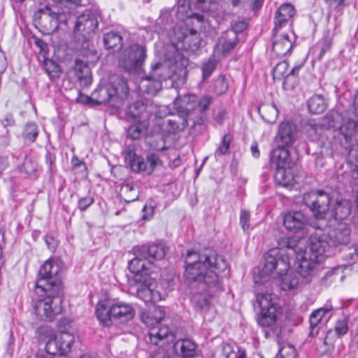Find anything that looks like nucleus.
I'll return each instance as SVG.
<instances>
[{
	"label": "nucleus",
	"instance_id": "nucleus-1",
	"mask_svg": "<svg viewBox=\"0 0 358 358\" xmlns=\"http://www.w3.org/2000/svg\"><path fill=\"white\" fill-rule=\"evenodd\" d=\"M60 271L59 263L51 260L46 261L39 269L35 292L40 296L43 294L47 296L36 301L34 311L41 320L52 321L62 311V299L59 296L62 285V281L58 277Z\"/></svg>",
	"mask_w": 358,
	"mask_h": 358
},
{
	"label": "nucleus",
	"instance_id": "nucleus-2",
	"mask_svg": "<svg viewBox=\"0 0 358 358\" xmlns=\"http://www.w3.org/2000/svg\"><path fill=\"white\" fill-rule=\"evenodd\" d=\"M185 264L186 280L190 284L197 282L207 287L219 288V275L228 268L226 259L210 248L199 252L188 250Z\"/></svg>",
	"mask_w": 358,
	"mask_h": 358
},
{
	"label": "nucleus",
	"instance_id": "nucleus-3",
	"mask_svg": "<svg viewBox=\"0 0 358 358\" xmlns=\"http://www.w3.org/2000/svg\"><path fill=\"white\" fill-rule=\"evenodd\" d=\"M289 254L283 248L271 249L264 256V264L259 271V277L255 276V282L264 283L273 271L279 275L284 289H292L299 284V280L292 274H287L289 268Z\"/></svg>",
	"mask_w": 358,
	"mask_h": 358
},
{
	"label": "nucleus",
	"instance_id": "nucleus-4",
	"mask_svg": "<svg viewBox=\"0 0 358 358\" xmlns=\"http://www.w3.org/2000/svg\"><path fill=\"white\" fill-rule=\"evenodd\" d=\"M98 24L97 15L91 10L86 9L76 17L73 27L74 49L84 57L96 55L89 36L98 28Z\"/></svg>",
	"mask_w": 358,
	"mask_h": 358
},
{
	"label": "nucleus",
	"instance_id": "nucleus-5",
	"mask_svg": "<svg viewBox=\"0 0 358 358\" xmlns=\"http://www.w3.org/2000/svg\"><path fill=\"white\" fill-rule=\"evenodd\" d=\"M95 313L99 322L105 327H110L113 323L127 324L135 316L132 306L118 299L99 302Z\"/></svg>",
	"mask_w": 358,
	"mask_h": 358
},
{
	"label": "nucleus",
	"instance_id": "nucleus-6",
	"mask_svg": "<svg viewBox=\"0 0 358 358\" xmlns=\"http://www.w3.org/2000/svg\"><path fill=\"white\" fill-rule=\"evenodd\" d=\"M256 302L260 308V313L257 317V323L262 327H271L277 333L274 325L282 314L281 308L272 301L271 296L268 293H258L256 295Z\"/></svg>",
	"mask_w": 358,
	"mask_h": 358
},
{
	"label": "nucleus",
	"instance_id": "nucleus-7",
	"mask_svg": "<svg viewBox=\"0 0 358 358\" xmlns=\"http://www.w3.org/2000/svg\"><path fill=\"white\" fill-rule=\"evenodd\" d=\"M145 45L137 43L124 48L119 57L120 67L129 73L139 72L147 57Z\"/></svg>",
	"mask_w": 358,
	"mask_h": 358
},
{
	"label": "nucleus",
	"instance_id": "nucleus-8",
	"mask_svg": "<svg viewBox=\"0 0 358 358\" xmlns=\"http://www.w3.org/2000/svg\"><path fill=\"white\" fill-rule=\"evenodd\" d=\"M357 129V122L352 120H348L341 126L340 131L343 136L345 143H341V146L343 150L340 152L341 155L347 157V160L354 169L352 170V177L358 178V144L350 145L349 143L351 136L355 133Z\"/></svg>",
	"mask_w": 358,
	"mask_h": 358
},
{
	"label": "nucleus",
	"instance_id": "nucleus-9",
	"mask_svg": "<svg viewBox=\"0 0 358 358\" xmlns=\"http://www.w3.org/2000/svg\"><path fill=\"white\" fill-rule=\"evenodd\" d=\"M148 336L151 343L159 346L157 352H153L150 355L151 358H171L167 348H171V345L175 340V335L167 327H154L150 329Z\"/></svg>",
	"mask_w": 358,
	"mask_h": 358
},
{
	"label": "nucleus",
	"instance_id": "nucleus-10",
	"mask_svg": "<svg viewBox=\"0 0 358 358\" xmlns=\"http://www.w3.org/2000/svg\"><path fill=\"white\" fill-rule=\"evenodd\" d=\"M303 202L317 219H324L329 210L331 196L324 191L313 190L304 194Z\"/></svg>",
	"mask_w": 358,
	"mask_h": 358
},
{
	"label": "nucleus",
	"instance_id": "nucleus-11",
	"mask_svg": "<svg viewBox=\"0 0 358 358\" xmlns=\"http://www.w3.org/2000/svg\"><path fill=\"white\" fill-rule=\"evenodd\" d=\"M329 243L327 234H315L310 237V255L314 261H322L331 255Z\"/></svg>",
	"mask_w": 358,
	"mask_h": 358
},
{
	"label": "nucleus",
	"instance_id": "nucleus-12",
	"mask_svg": "<svg viewBox=\"0 0 358 358\" xmlns=\"http://www.w3.org/2000/svg\"><path fill=\"white\" fill-rule=\"evenodd\" d=\"M196 96L187 94L177 97L173 101V108L179 113L182 117L187 119L189 122L195 120L192 118L194 114L197 115Z\"/></svg>",
	"mask_w": 358,
	"mask_h": 358
},
{
	"label": "nucleus",
	"instance_id": "nucleus-13",
	"mask_svg": "<svg viewBox=\"0 0 358 358\" xmlns=\"http://www.w3.org/2000/svg\"><path fill=\"white\" fill-rule=\"evenodd\" d=\"M296 127L292 122L283 121L279 124L275 138L276 145L289 148L296 141Z\"/></svg>",
	"mask_w": 358,
	"mask_h": 358
},
{
	"label": "nucleus",
	"instance_id": "nucleus-14",
	"mask_svg": "<svg viewBox=\"0 0 358 358\" xmlns=\"http://www.w3.org/2000/svg\"><path fill=\"white\" fill-rule=\"evenodd\" d=\"M350 228L345 223H339L327 234L331 248L346 247L350 241Z\"/></svg>",
	"mask_w": 358,
	"mask_h": 358
},
{
	"label": "nucleus",
	"instance_id": "nucleus-15",
	"mask_svg": "<svg viewBox=\"0 0 358 358\" xmlns=\"http://www.w3.org/2000/svg\"><path fill=\"white\" fill-rule=\"evenodd\" d=\"M308 223L307 216L301 210H292L285 214L283 224L287 230L297 233L305 227Z\"/></svg>",
	"mask_w": 358,
	"mask_h": 358
},
{
	"label": "nucleus",
	"instance_id": "nucleus-16",
	"mask_svg": "<svg viewBox=\"0 0 358 358\" xmlns=\"http://www.w3.org/2000/svg\"><path fill=\"white\" fill-rule=\"evenodd\" d=\"M166 254V248L162 243H153L139 248V255L147 259L148 264H153L155 260L164 259Z\"/></svg>",
	"mask_w": 358,
	"mask_h": 358
},
{
	"label": "nucleus",
	"instance_id": "nucleus-17",
	"mask_svg": "<svg viewBox=\"0 0 358 358\" xmlns=\"http://www.w3.org/2000/svg\"><path fill=\"white\" fill-rule=\"evenodd\" d=\"M137 252V256L129 262L128 268L134 273V279L136 282H146L150 270L147 266L148 262L139 255V248Z\"/></svg>",
	"mask_w": 358,
	"mask_h": 358
},
{
	"label": "nucleus",
	"instance_id": "nucleus-18",
	"mask_svg": "<svg viewBox=\"0 0 358 358\" xmlns=\"http://www.w3.org/2000/svg\"><path fill=\"white\" fill-rule=\"evenodd\" d=\"M270 162L275 169L294 166L289 148L278 145H276V148L270 152Z\"/></svg>",
	"mask_w": 358,
	"mask_h": 358
},
{
	"label": "nucleus",
	"instance_id": "nucleus-19",
	"mask_svg": "<svg viewBox=\"0 0 358 358\" xmlns=\"http://www.w3.org/2000/svg\"><path fill=\"white\" fill-rule=\"evenodd\" d=\"M238 43V37L232 31L223 32L218 38L215 48L224 56H227L233 51Z\"/></svg>",
	"mask_w": 358,
	"mask_h": 358
},
{
	"label": "nucleus",
	"instance_id": "nucleus-20",
	"mask_svg": "<svg viewBox=\"0 0 358 358\" xmlns=\"http://www.w3.org/2000/svg\"><path fill=\"white\" fill-rule=\"evenodd\" d=\"M37 23L45 34H52L57 30V20L55 19L53 11L48 7L38 11Z\"/></svg>",
	"mask_w": 358,
	"mask_h": 358
},
{
	"label": "nucleus",
	"instance_id": "nucleus-21",
	"mask_svg": "<svg viewBox=\"0 0 358 358\" xmlns=\"http://www.w3.org/2000/svg\"><path fill=\"white\" fill-rule=\"evenodd\" d=\"M125 117L128 121H137L149 120L151 114L143 102L136 101L127 106Z\"/></svg>",
	"mask_w": 358,
	"mask_h": 358
},
{
	"label": "nucleus",
	"instance_id": "nucleus-22",
	"mask_svg": "<svg viewBox=\"0 0 358 358\" xmlns=\"http://www.w3.org/2000/svg\"><path fill=\"white\" fill-rule=\"evenodd\" d=\"M73 70L80 85L88 87L92 83L91 71L87 61L76 59Z\"/></svg>",
	"mask_w": 358,
	"mask_h": 358
},
{
	"label": "nucleus",
	"instance_id": "nucleus-23",
	"mask_svg": "<svg viewBox=\"0 0 358 358\" xmlns=\"http://www.w3.org/2000/svg\"><path fill=\"white\" fill-rule=\"evenodd\" d=\"M124 159L134 171L147 173L146 160L141 156L136 155L133 148H127L124 152Z\"/></svg>",
	"mask_w": 358,
	"mask_h": 358
},
{
	"label": "nucleus",
	"instance_id": "nucleus-24",
	"mask_svg": "<svg viewBox=\"0 0 358 358\" xmlns=\"http://www.w3.org/2000/svg\"><path fill=\"white\" fill-rule=\"evenodd\" d=\"M213 97L210 95H203L200 99L196 96V104L197 106V115L196 120H193V124L192 127L193 129L200 131L203 127V120L202 117V113L208 109L209 106L213 103Z\"/></svg>",
	"mask_w": 358,
	"mask_h": 358
},
{
	"label": "nucleus",
	"instance_id": "nucleus-25",
	"mask_svg": "<svg viewBox=\"0 0 358 358\" xmlns=\"http://www.w3.org/2000/svg\"><path fill=\"white\" fill-rule=\"evenodd\" d=\"M133 123L127 129V136L132 140H138L147 134L150 127L149 120L131 121Z\"/></svg>",
	"mask_w": 358,
	"mask_h": 358
},
{
	"label": "nucleus",
	"instance_id": "nucleus-26",
	"mask_svg": "<svg viewBox=\"0 0 358 358\" xmlns=\"http://www.w3.org/2000/svg\"><path fill=\"white\" fill-rule=\"evenodd\" d=\"M274 40L273 41V50L278 56H284L290 52L292 48V41L287 34L278 36L276 34H273Z\"/></svg>",
	"mask_w": 358,
	"mask_h": 358
},
{
	"label": "nucleus",
	"instance_id": "nucleus-27",
	"mask_svg": "<svg viewBox=\"0 0 358 358\" xmlns=\"http://www.w3.org/2000/svg\"><path fill=\"white\" fill-rule=\"evenodd\" d=\"M171 348L182 357H192L196 352V344L188 339L178 340Z\"/></svg>",
	"mask_w": 358,
	"mask_h": 358
},
{
	"label": "nucleus",
	"instance_id": "nucleus-28",
	"mask_svg": "<svg viewBox=\"0 0 358 358\" xmlns=\"http://www.w3.org/2000/svg\"><path fill=\"white\" fill-rule=\"evenodd\" d=\"M110 90L115 99L123 101L129 94V87L127 80L122 78H115L109 85Z\"/></svg>",
	"mask_w": 358,
	"mask_h": 358
},
{
	"label": "nucleus",
	"instance_id": "nucleus-29",
	"mask_svg": "<svg viewBox=\"0 0 358 358\" xmlns=\"http://www.w3.org/2000/svg\"><path fill=\"white\" fill-rule=\"evenodd\" d=\"M275 181L278 185L288 187L294 185V176L292 167H281L275 169Z\"/></svg>",
	"mask_w": 358,
	"mask_h": 358
},
{
	"label": "nucleus",
	"instance_id": "nucleus-30",
	"mask_svg": "<svg viewBox=\"0 0 358 358\" xmlns=\"http://www.w3.org/2000/svg\"><path fill=\"white\" fill-rule=\"evenodd\" d=\"M179 39L183 43L184 47L191 51L196 50L200 46L201 38L194 29H187L183 33L182 37Z\"/></svg>",
	"mask_w": 358,
	"mask_h": 358
},
{
	"label": "nucleus",
	"instance_id": "nucleus-31",
	"mask_svg": "<svg viewBox=\"0 0 358 358\" xmlns=\"http://www.w3.org/2000/svg\"><path fill=\"white\" fill-rule=\"evenodd\" d=\"M149 74L144 79H142L140 88L144 93L150 96H155L162 88V82Z\"/></svg>",
	"mask_w": 358,
	"mask_h": 358
},
{
	"label": "nucleus",
	"instance_id": "nucleus-32",
	"mask_svg": "<svg viewBox=\"0 0 358 358\" xmlns=\"http://www.w3.org/2000/svg\"><path fill=\"white\" fill-rule=\"evenodd\" d=\"M150 75L152 78H155L161 82L169 78H172V73L169 67V64L165 62H157L151 65V71Z\"/></svg>",
	"mask_w": 358,
	"mask_h": 358
},
{
	"label": "nucleus",
	"instance_id": "nucleus-33",
	"mask_svg": "<svg viewBox=\"0 0 358 358\" xmlns=\"http://www.w3.org/2000/svg\"><path fill=\"white\" fill-rule=\"evenodd\" d=\"M105 48L111 52L120 50L123 45L122 37L115 31H110L103 36Z\"/></svg>",
	"mask_w": 358,
	"mask_h": 358
},
{
	"label": "nucleus",
	"instance_id": "nucleus-34",
	"mask_svg": "<svg viewBox=\"0 0 358 358\" xmlns=\"http://www.w3.org/2000/svg\"><path fill=\"white\" fill-rule=\"evenodd\" d=\"M324 130L323 124L315 121L309 122L304 127L307 137L312 141H320L322 138Z\"/></svg>",
	"mask_w": 358,
	"mask_h": 358
},
{
	"label": "nucleus",
	"instance_id": "nucleus-35",
	"mask_svg": "<svg viewBox=\"0 0 358 358\" xmlns=\"http://www.w3.org/2000/svg\"><path fill=\"white\" fill-rule=\"evenodd\" d=\"M141 285L136 290V296L145 303L156 302L160 299L159 292L150 288L145 283L141 282Z\"/></svg>",
	"mask_w": 358,
	"mask_h": 358
},
{
	"label": "nucleus",
	"instance_id": "nucleus-36",
	"mask_svg": "<svg viewBox=\"0 0 358 358\" xmlns=\"http://www.w3.org/2000/svg\"><path fill=\"white\" fill-rule=\"evenodd\" d=\"M352 212V206L347 200L337 201L333 210L332 215L337 220L347 219Z\"/></svg>",
	"mask_w": 358,
	"mask_h": 358
},
{
	"label": "nucleus",
	"instance_id": "nucleus-37",
	"mask_svg": "<svg viewBox=\"0 0 358 358\" xmlns=\"http://www.w3.org/2000/svg\"><path fill=\"white\" fill-rule=\"evenodd\" d=\"M165 312L164 309L160 306H157L153 308V310L149 312L147 315H143L141 316L142 320L145 322L148 326H152L150 327L152 328L154 327H162V326L155 324H158L164 317Z\"/></svg>",
	"mask_w": 358,
	"mask_h": 358
},
{
	"label": "nucleus",
	"instance_id": "nucleus-38",
	"mask_svg": "<svg viewBox=\"0 0 358 358\" xmlns=\"http://www.w3.org/2000/svg\"><path fill=\"white\" fill-rule=\"evenodd\" d=\"M258 112L262 119L270 124L275 122L278 116V110L273 103H264L258 108Z\"/></svg>",
	"mask_w": 358,
	"mask_h": 358
},
{
	"label": "nucleus",
	"instance_id": "nucleus-39",
	"mask_svg": "<svg viewBox=\"0 0 358 358\" xmlns=\"http://www.w3.org/2000/svg\"><path fill=\"white\" fill-rule=\"evenodd\" d=\"M308 108L310 113L314 114L322 113L327 107V103L322 95L315 94L308 101Z\"/></svg>",
	"mask_w": 358,
	"mask_h": 358
},
{
	"label": "nucleus",
	"instance_id": "nucleus-40",
	"mask_svg": "<svg viewBox=\"0 0 358 358\" xmlns=\"http://www.w3.org/2000/svg\"><path fill=\"white\" fill-rule=\"evenodd\" d=\"M120 194L126 202L130 203L138 199L139 191L138 187L133 183L127 182L122 185Z\"/></svg>",
	"mask_w": 358,
	"mask_h": 358
},
{
	"label": "nucleus",
	"instance_id": "nucleus-41",
	"mask_svg": "<svg viewBox=\"0 0 358 358\" xmlns=\"http://www.w3.org/2000/svg\"><path fill=\"white\" fill-rule=\"evenodd\" d=\"M320 262L321 261H314L312 259L311 255H309L308 259L305 257L301 259L298 268V273L304 278H308L311 275L316 264Z\"/></svg>",
	"mask_w": 358,
	"mask_h": 358
},
{
	"label": "nucleus",
	"instance_id": "nucleus-42",
	"mask_svg": "<svg viewBox=\"0 0 358 358\" xmlns=\"http://www.w3.org/2000/svg\"><path fill=\"white\" fill-rule=\"evenodd\" d=\"M177 17L180 20H184L185 17H191L196 19L199 22H202L205 20L204 15L190 12L189 10V6L185 4V0L182 1V4H179L178 6Z\"/></svg>",
	"mask_w": 358,
	"mask_h": 358
},
{
	"label": "nucleus",
	"instance_id": "nucleus-43",
	"mask_svg": "<svg viewBox=\"0 0 358 358\" xmlns=\"http://www.w3.org/2000/svg\"><path fill=\"white\" fill-rule=\"evenodd\" d=\"M210 87L213 92L220 96L227 92L229 88V83L224 76L220 75L213 81Z\"/></svg>",
	"mask_w": 358,
	"mask_h": 358
},
{
	"label": "nucleus",
	"instance_id": "nucleus-44",
	"mask_svg": "<svg viewBox=\"0 0 358 358\" xmlns=\"http://www.w3.org/2000/svg\"><path fill=\"white\" fill-rule=\"evenodd\" d=\"M45 352L47 355H65V348L62 343L56 338L49 339L45 345Z\"/></svg>",
	"mask_w": 358,
	"mask_h": 358
},
{
	"label": "nucleus",
	"instance_id": "nucleus-45",
	"mask_svg": "<svg viewBox=\"0 0 358 358\" xmlns=\"http://www.w3.org/2000/svg\"><path fill=\"white\" fill-rule=\"evenodd\" d=\"M217 60L214 56L210 57L206 62H203L201 65L202 81L208 80L217 66Z\"/></svg>",
	"mask_w": 358,
	"mask_h": 358
},
{
	"label": "nucleus",
	"instance_id": "nucleus-46",
	"mask_svg": "<svg viewBox=\"0 0 358 358\" xmlns=\"http://www.w3.org/2000/svg\"><path fill=\"white\" fill-rule=\"evenodd\" d=\"M340 267H334L328 271L322 278V283L327 286L338 280L343 279V273Z\"/></svg>",
	"mask_w": 358,
	"mask_h": 358
},
{
	"label": "nucleus",
	"instance_id": "nucleus-47",
	"mask_svg": "<svg viewBox=\"0 0 358 358\" xmlns=\"http://www.w3.org/2000/svg\"><path fill=\"white\" fill-rule=\"evenodd\" d=\"M38 134V127L34 122H28L24 129L22 137L25 141L34 143Z\"/></svg>",
	"mask_w": 358,
	"mask_h": 358
},
{
	"label": "nucleus",
	"instance_id": "nucleus-48",
	"mask_svg": "<svg viewBox=\"0 0 358 358\" xmlns=\"http://www.w3.org/2000/svg\"><path fill=\"white\" fill-rule=\"evenodd\" d=\"M233 355V347L228 343H222L216 348L212 355V358H230Z\"/></svg>",
	"mask_w": 358,
	"mask_h": 358
},
{
	"label": "nucleus",
	"instance_id": "nucleus-49",
	"mask_svg": "<svg viewBox=\"0 0 358 358\" xmlns=\"http://www.w3.org/2000/svg\"><path fill=\"white\" fill-rule=\"evenodd\" d=\"M181 122L176 119L169 120L167 122V129L170 133H176L183 130L187 125H189V121L185 117L180 119Z\"/></svg>",
	"mask_w": 358,
	"mask_h": 358
},
{
	"label": "nucleus",
	"instance_id": "nucleus-50",
	"mask_svg": "<svg viewBox=\"0 0 358 358\" xmlns=\"http://www.w3.org/2000/svg\"><path fill=\"white\" fill-rule=\"evenodd\" d=\"M112 91L110 90L109 85L100 88L98 91L99 97L96 99H94L95 106L109 102L112 99H115L113 94L110 93Z\"/></svg>",
	"mask_w": 358,
	"mask_h": 358
},
{
	"label": "nucleus",
	"instance_id": "nucleus-51",
	"mask_svg": "<svg viewBox=\"0 0 358 358\" xmlns=\"http://www.w3.org/2000/svg\"><path fill=\"white\" fill-rule=\"evenodd\" d=\"M232 139L233 137L231 134H224L222 137L221 143L215 151V156L220 157L228 154L229 152L230 144Z\"/></svg>",
	"mask_w": 358,
	"mask_h": 358
},
{
	"label": "nucleus",
	"instance_id": "nucleus-52",
	"mask_svg": "<svg viewBox=\"0 0 358 358\" xmlns=\"http://www.w3.org/2000/svg\"><path fill=\"white\" fill-rule=\"evenodd\" d=\"M331 309L320 308L313 312L310 316L309 322L310 326H322V319L325 314L329 313Z\"/></svg>",
	"mask_w": 358,
	"mask_h": 358
},
{
	"label": "nucleus",
	"instance_id": "nucleus-53",
	"mask_svg": "<svg viewBox=\"0 0 358 358\" xmlns=\"http://www.w3.org/2000/svg\"><path fill=\"white\" fill-rule=\"evenodd\" d=\"M147 144L149 145L150 149L156 151H164L168 150L166 145V141L162 135H159L154 140L148 141Z\"/></svg>",
	"mask_w": 358,
	"mask_h": 358
},
{
	"label": "nucleus",
	"instance_id": "nucleus-54",
	"mask_svg": "<svg viewBox=\"0 0 358 358\" xmlns=\"http://www.w3.org/2000/svg\"><path fill=\"white\" fill-rule=\"evenodd\" d=\"M296 352L295 348L292 345H285L280 348L276 358H296Z\"/></svg>",
	"mask_w": 358,
	"mask_h": 358
},
{
	"label": "nucleus",
	"instance_id": "nucleus-55",
	"mask_svg": "<svg viewBox=\"0 0 358 358\" xmlns=\"http://www.w3.org/2000/svg\"><path fill=\"white\" fill-rule=\"evenodd\" d=\"M289 64L286 61H282L278 63L273 69V76L274 79H281L287 75Z\"/></svg>",
	"mask_w": 358,
	"mask_h": 358
},
{
	"label": "nucleus",
	"instance_id": "nucleus-56",
	"mask_svg": "<svg viewBox=\"0 0 358 358\" xmlns=\"http://www.w3.org/2000/svg\"><path fill=\"white\" fill-rule=\"evenodd\" d=\"M295 13V10L294 6H292L289 3H286L282 5L276 11L275 14L278 15L279 16L283 17V19H286L287 20H289Z\"/></svg>",
	"mask_w": 358,
	"mask_h": 358
},
{
	"label": "nucleus",
	"instance_id": "nucleus-57",
	"mask_svg": "<svg viewBox=\"0 0 358 358\" xmlns=\"http://www.w3.org/2000/svg\"><path fill=\"white\" fill-rule=\"evenodd\" d=\"M37 169V164L31 159L26 158L23 164L20 166V171L28 176H31L35 173Z\"/></svg>",
	"mask_w": 358,
	"mask_h": 358
},
{
	"label": "nucleus",
	"instance_id": "nucleus-58",
	"mask_svg": "<svg viewBox=\"0 0 358 358\" xmlns=\"http://www.w3.org/2000/svg\"><path fill=\"white\" fill-rule=\"evenodd\" d=\"M194 306L199 310L207 308L209 303L208 297L204 294H196L192 299Z\"/></svg>",
	"mask_w": 358,
	"mask_h": 358
},
{
	"label": "nucleus",
	"instance_id": "nucleus-59",
	"mask_svg": "<svg viewBox=\"0 0 358 358\" xmlns=\"http://www.w3.org/2000/svg\"><path fill=\"white\" fill-rule=\"evenodd\" d=\"M160 162L159 157L155 154H149L146 157L147 174H151Z\"/></svg>",
	"mask_w": 358,
	"mask_h": 358
},
{
	"label": "nucleus",
	"instance_id": "nucleus-60",
	"mask_svg": "<svg viewBox=\"0 0 358 358\" xmlns=\"http://www.w3.org/2000/svg\"><path fill=\"white\" fill-rule=\"evenodd\" d=\"M250 213L245 209H242L240 214V224L244 232H248L250 228Z\"/></svg>",
	"mask_w": 358,
	"mask_h": 358
},
{
	"label": "nucleus",
	"instance_id": "nucleus-61",
	"mask_svg": "<svg viewBox=\"0 0 358 358\" xmlns=\"http://www.w3.org/2000/svg\"><path fill=\"white\" fill-rule=\"evenodd\" d=\"M284 81L282 83L283 87L285 90H292L298 84V78L293 75L287 73L284 77Z\"/></svg>",
	"mask_w": 358,
	"mask_h": 358
},
{
	"label": "nucleus",
	"instance_id": "nucleus-62",
	"mask_svg": "<svg viewBox=\"0 0 358 358\" xmlns=\"http://www.w3.org/2000/svg\"><path fill=\"white\" fill-rule=\"evenodd\" d=\"M334 329L336 334L338 336H341L346 334L348 331V321L346 320H341L337 321Z\"/></svg>",
	"mask_w": 358,
	"mask_h": 358
},
{
	"label": "nucleus",
	"instance_id": "nucleus-63",
	"mask_svg": "<svg viewBox=\"0 0 358 358\" xmlns=\"http://www.w3.org/2000/svg\"><path fill=\"white\" fill-rule=\"evenodd\" d=\"M332 45V39L329 36H326L323 38L322 42V47L320 52V54L318 55L319 59H321L324 55L330 50Z\"/></svg>",
	"mask_w": 358,
	"mask_h": 358
},
{
	"label": "nucleus",
	"instance_id": "nucleus-64",
	"mask_svg": "<svg viewBox=\"0 0 358 358\" xmlns=\"http://www.w3.org/2000/svg\"><path fill=\"white\" fill-rule=\"evenodd\" d=\"M247 27H248V24L245 21H244V20L238 21V22H234L232 24L231 28L228 29L227 31H234L236 34V35L238 36V34L239 33H241L242 31H243L245 29H246Z\"/></svg>",
	"mask_w": 358,
	"mask_h": 358
}]
</instances>
